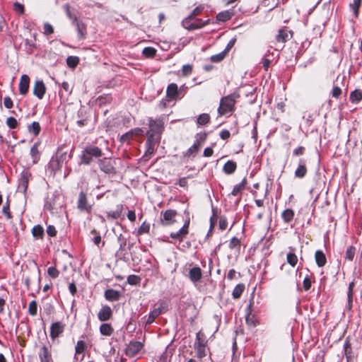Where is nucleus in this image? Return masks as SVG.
I'll use <instances>...</instances> for the list:
<instances>
[{
    "label": "nucleus",
    "instance_id": "nucleus-1",
    "mask_svg": "<svg viewBox=\"0 0 362 362\" xmlns=\"http://www.w3.org/2000/svg\"><path fill=\"white\" fill-rule=\"evenodd\" d=\"M239 94L233 93L221 98L217 112L218 116L230 117L235 110L236 99Z\"/></svg>",
    "mask_w": 362,
    "mask_h": 362
},
{
    "label": "nucleus",
    "instance_id": "nucleus-2",
    "mask_svg": "<svg viewBox=\"0 0 362 362\" xmlns=\"http://www.w3.org/2000/svg\"><path fill=\"white\" fill-rule=\"evenodd\" d=\"M102 155L103 151L99 147L89 144L86 146L82 151L81 162L83 164L89 165L93 158H100Z\"/></svg>",
    "mask_w": 362,
    "mask_h": 362
},
{
    "label": "nucleus",
    "instance_id": "nucleus-3",
    "mask_svg": "<svg viewBox=\"0 0 362 362\" xmlns=\"http://www.w3.org/2000/svg\"><path fill=\"white\" fill-rule=\"evenodd\" d=\"M207 343L208 340L205 334L201 330L199 331L196 334L194 344V348L198 358H202L206 356Z\"/></svg>",
    "mask_w": 362,
    "mask_h": 362
},
{
    "label": "nucleus",
    "instance_id": "nucleus-4",
    "mask_svg": "<svg viewBox=\"0 0 362 362\" xmlns=\"http://www.w3.org/2000/svg\"><path fill=\"white\" fill-rule=\"evenodd\" d=\"M209 20H203L197 17H185L181 22L182 26L187 30H194L204 28L209 24Z\"/></svg>",
    "mask_w": 362,
    "mask_h": 362
},
{
    "label": "nucleus",
    "instance_id": "nucleus-5",
    "mask_svg": "<svg viewBox=\"0 0 362 362\" xmlns=\"http://www.w3.org/2000/svg\"><path fill=\"white\" fill-rule=\"evenodd\" d=\"M146 136V151L143 156V159L145 161H148L154 153L156 145L159 143L160 140L159 136L156 138L155 134H153L151 132H147Z\"/></svg>",
    "mask_w": 362,
    "mask_h": 362
},
{
    "label": "nucleus",
    "instance_id": "nucleus-6",
    "mask_svg": "<svg viewBox=\"0 0 362 362\" xmlns=\"http://www.w3.org/2000/svg\"><path fill=\"white\" fill-rule=\"evenodd\" d=\"M189 224L190 219L189 218H187L185 220L182 227L177 231L171 232L170 233V237L173 240L182 242L184 240V238H185L187 235L189 234Z\"/></svg>",
    "mask_w": 362,
    "mask_h": 362
},
{
    "label": "nucleus",
    "instance_id": "nucleus-7",
    "mask_svg": "<svg viewBox=\"0 0 362 362\" xmlns=\"http://www.w3.org/2000/svg\"><path fill=\"white\" fill-rule=\"evenodd\" d=\"M77 208L80 211L90 213L93 209L92 204L88 202L87 194L85 192L81 191L78 197Z\"/></svg>",
    "mask_w": 362,
    "mask_h": 362
},
{
    "label": "nucleus",
    "instance_id": "nucleus-8",
    "mask_svg": "<svg viewBox=\"0 0 362 362\" xmlns=\"http://www.w3.org/2000/svg\"><path fill=\"white\" fill-rule=\"evenodd\" d=\"M114 163V161L108 158H104L98 160L100 169L106 174H116V169L115 168Z\"/></svg>",
    "mask_w": 362,
    "mask_h": 362
},
{
    "label": "nucleus",
    "instance_id": "nucleus-9",
    "mask_svg": "<svg viewBox=\"0 0 362 362\" xmlns=\"http://www.w3.org/2000/svg\"><path fill=\"white\" fill-rule=\"evenodd\" d=\"M148 126L149 130L153 134H160L164 129V122L162 119H153L152 117L148 118Z\"/></svg>",
    "mask_w": 362,
    "mask_h": 362
},
{
    "label": "nucleus",
    "instance_id": "nucleus-10",
    "mask_svg": "<svg viewBox=\"0 0 362 362\" xmlns=\"http://www.w3.org/2000/svg\"><path fill=\"white\" fill-rule=\"evenodd\" d=\"M161 214L163 218L161 222L164 226H170L176 222L175 217L177 215V211L175 209H167L165 211H162Z\"/></svg>",
    "mask_w": 362,
    "mask_h": 362
},
{
    "label": "nucleus",
    "instance_id": "nucleus-11",
    "mask_svg": "<svg viewBox=\"0 0 362 362\" xmlns=\"http://www.w3.org/2000/svg\"><path fill=\"white\" fill-rule=\"evenodd\" d=\"M293 32L286 27H284L278 30V34L276 35V40L279 43H285L291 38H292Z\"/></svg>",
    "mask_w": 362,
    "mask_h": 362
},
{
    "label": "nucleus",
    "instance_id": "nucleus-12",
    "mask_svg": "<svg viewBox=\"0 0 362 362\" xmlns=\"http://www.w3.org/2000/svg\"><path fill=\"white\" fill-rule=\"evenodd\" d=\"M143 346V344L140 341H130L125 349V354L129 357H133L141 350Z\"/></svg>",
    "mask_w": 362,
    "mask_h": 362
},
{
    "label": "nucleus",
    "instance_id": "nucleus-13",
    "mask_svg": "<svg viewBox=\"0 0 362 362\" xmlns=\"http://www.w3.org/2000/svg\"><path fill=\"white\" fill-rule=\"evenodd\" d=\"M65 329V324L61 322H56L50 326V337L52 341H54L61 334H62Z\"/></svg>",
    "mask_w": 362,
    "mask_h": 362
},
{
    "label": "nucleus",
    "instance_id": "nucleus-14",
    "mask_svg": "<svg viewBox=\"0 0 362 362\" xmlns=\"http://www.w3.org/2000/svg\"><path fill=\"white\" fill-rule=\"evenodd\" d=\"M112 311L109 305H103L98 313V320L101 322H105L112 317Z\"/></svg>",
    "mask_w": 362,
    "mask_h": 362
},
{
    "label": "nucleus",
    "instance_id": "nucleus-15",
    "mask_svg": "<svg viewBox=\"0 0 362 362\" xmlns=\"http://www.w3.org/2000/svg\"><path fill=\"white\" fill-rule=\"evenodd\" d=\"M179 95L178 86L176 83L169 84L166 90V96L169 100H177Z\"/></svg>",
    "mask_w": 362,
    "mask_h": 362
},
{
    "label": "nucleus",
    "instance_id": "nucleus-16",
    "mask_svg": "<svg viewBox=\"0 0 362 362\" xmlns=\"http://www.w3.org/2000/svg\"><path fill=\"white\" fill-rule=\"evenodd\" d=\"M307 173L308 169L305 160L299 159L298 168L295 170V177L302 179L306 175Z\"/></svg>",
    "mask_w": 362,
    "mask_h": 362
},
{
    "label": "nucleus",
    "instance_id": "nucleus-17",
    "mask_svg": "<svg viewBox=\"0 0 362 362\" xmlns=\"http://www.w3.org/2000/svg\"><path fill=\"white\" fill-rule=\"evenodd\" d=\"M202 272L200 267H194L189 271V278L193 283H197L201 280Z\"/></svg>",
    "mask_w": 362,
    "mask_h": 362
},
{
    "label": "nucleus",
    "instance_id": "nucleus-18",
    "mask_svg": "<svg viewBox=\"0 0 362 362\" xmlns=\"http://www.w3.org/2000/svg\"><path fill=\"white\" fill-rule=\"evenodd\" d=\"M45 91V84L42 81H37L33 86V94L39 99H42Z\"/></svg>",
    "mask_w": 362,
    "mask_h": 362
},
{
    "label": "nucleus",
    "instance_id": "nucleus-19",
    "mask_svg": "<svg viewBox=\"0 0 362 362\" xmlns=\"http://www.w3.org/2000/svg\"><path fill=\"white\" fill-rule=\"evenodd\" d=\"M251 304L247 308V312L245 317L246 324L250 327H255L258 325V321L254 314L252 313Z\"/></svg>",
    "mask_w": 362,
    "mask_h": 362
},
{
    "label": "nucleus",
    "instance_id": "nucleus-20",
    "mask_svg": "<svg viewBox=\"0 0 362 362\" xmlns=\"http://www.w3.org/2000/svg\"><path fill=\"white\" fill-rule=\"evenodd\" d=\"M234 15H235L234 10L229 9V10H226V11L218 13L216 15V18L218 21L226 22V21L230 20Z\"/></svg>",
    "mask_w": 362,
    "mask_h": 362
},
{
    "label": "nucleus",
    "instance_id": "nucleus-21",
    "mask_svg": "<svg viewBox=\"0 0 362 362\" xmlns=\"http://www.w3.org/2000/svg\"><path fill=\"white\" fill-rule=\"evenodd\" d=\"M247 185V178L244 177L239 184H238L233 187V189L231 192V195L234 196V197H236L238 195L241 196L243 192L246 188Z\"/></svg>",
    "mask_w": 362,
    "mask_h": 362
},
{
    "label": "nucleus",
    "instance_id": "nucleus-22",
    "mask_svg": "<svg viewBox=\"0 0 362 362\" xmlns=\"http://www.w3.org/2000/svg\"><path fill=\"white\" fill-rule=\"evenodd\" d=\"M30 78L27 75H23L19 83V91L21 95H25L29 88Z\"/></svg>",
    "mask_w": 362,
    "mask_h": 362
},
{
    "label": "nucleus",
    "instance_id": "nucleus-23",
    "mask_svg": "<svg viewBox=\"0 0 362 362\" xmlns=\"http://www.w3.org/2000/svg\"><path fill=\"white\" fill-rule=\"evenodd\" d=\"M77 29L78 36L80 40L86 38L87 35L86 25L81 21H77L74 23Z\"/></svg>",
    "mask_w": 362,
    "mask_h": 362
},
{
    "label": "nucleus",
    "instance_id": "nucleus-24",
    "mask_svg": "<svg viewBox=\"0 0 362 362\" xmlns=\"http://www.w3.org/2000/svg\"><path fill=\"white\" fill-rule=\"evenodd\" d=\"M105 298L109 301H116L120 298V292L112 288L107 289L105 291Z\"/></svg>",
    "mask_w": 362,
    "mask_h": 362
},
{
    "label": "nucleus",
    "instance_id": "nucleus-25",
    "mask_svg": "<svg viewBox=\"0 0 362 362\" xmlns=\"http://www.w3.org/2000/svg\"><path fill=\"white\" fill-rule=\"evenodd\" d=\"M315 260L319 267H322L327 264V258L322 250H317L315 253Z\"/></svg>",
    "mask_w": 362,
    "mask_h": 362
},
{
    "label": "nucleus",
    "instance_id": "nucleus-26",
    "mask_svg": "<svg viewBox=\"0 0 362 362\" xmlns=\"http://www.w3.org/2000/svg\"><path fill=\"white\" fill-rule=\"evenodd\" d=\"M58 153L59 151L57 152L56 157H52L49 163L48 168L51 170V172L53 173V174H54L55 171L59 170L62 166V163L60 160L58 159Z\"/></svg>",
    "mask_w": 362,
    "mask_h": 362
},
{
    "label": "nucleus",
    "instance_id": "nucleus-27",
    "mask_svg": "<svg viewBox=\"0 0 362 362\" xmlns=\"http://www.w3.org/2000/svg\"><path fill=\"white\" fill-rule=\"evenodd\" d=\"M344 354L346 358L347 362L351 361L353 359V351L351 349V344L350 343V341L346 339L344 344Z\"/></svg>",
    "mask_w": 362,
    "mask_h": 362
},
{
    "label": "nucleus",
    "instance_id": "nucleus-28",
    "mask_svg": "<svg viewBox=\"0 0 362 362\" xmlns=\"http://www.w3.org/2000/svg\"><path fill=\"white\" fill-rule=\"evenodd\" d=\"M236 163L233 160H228L224 164L223 171L227 175H230L236 170Z\"/></svg>",
    "mask_w": 362,
    "mask_h": 362
},
{
    "label": "nucleus",
    "instance_id": "nucleus-29",
    "mask_svg": "<svg viewBox=\"0 0 362 362\" xmlns=\"http://www.w3.org/2000/svg\"><path fill=\"white\" fill-rule=\"evenodd\" d=\"M295 216L294 211L291 209H286L281 213V218L284 223H289Z\"/></svg>",
    "mask_w": 362,
    "mask_h": 362
},
{
    "label": "nucleus",
    "instance_id": "nucleus-30",
    "mask_svg": "<svg viewBox=\"0 0 362 362\" xmlns=\"http://www.w3.org/2000/svg\"><path fill=\"white\" fill-rule=\"evenodd\" d=\"M100 332L103 336H111L114 332V328L109 323H103L100 327Z\"/></svg>",
    "mask_w": 362,
    "mask_h": 362
},
{
    "label": "nucleus",
    "instance_id": "nucleus-31",
    "mask_svg": "<svg viewBox=\"0 0 362 362\" xmlns=\"http://www.w3.org/2000/svg\"><path fill=\"white\" fill-rule=\"evenodd\" d=\"M123 206L122 204L117 205L115 211H111L107 213V218L117 219L119 218L122 214Z\"/></svg>",
    "mask_w": 362,
    "mask_h": 362
},
{
    "label": "nucleus",
    "instance_id": "nucleus-32",
    "mask_svg": "<svg viewBox=\"0 0 362 362\" xmlns=\"http://www.w3.org/2000/svg\"><path fill=\"white\" fill-rule=\"evenodd\" d=\"M349 99L352 103L358 104L362 100V90H354L350 93Z\"/></svg>",
    "mask_w": 362,
    "mask_h": 362
},
{
    "label": "nucleus",
    "instance_id": "nucleus-33",
    "mask_svg": "<svg viewBox=\"0 0 362 362\" xmlns=\"http://www.w3.org/2000/svg\"><path fill=\"white\" fill-rule=\"evenodd\" d=\"M245 288V286L244 284H237L235 286V288H233V292H232L233 298L234 299L239 298L241 296V295L243 294V293L244 292Z\"/></svg>",
    "mask_w": 362,
    "mask_h": 362
},
{
    "label": "nucleus",
    "instance_id": "nucleus-34",
    "mask_svg": "<svg viewBox=\"0 0 362 362\" xmlns=\"http://www.w3.org/2000/svg\"><path fill=\"white\" fill-rule=\"evenodd\" d=\"M207 134L206 132H200L196 135V140L193 144L200 148L205 142Z\"/></svg>",
    "mask_w": 362,
    "mask_h": 362
},
{
    "label": "nucleus",
    "instance_id": "nucleus-35",
    "mask_svg": "<svg viewBox=\"0 0 362 362\" xmlns=\"http://www.w3.org/2000/svg\"><path fill=\"white\" fill-rule=\"evenodd\" d=\"M32 234L35 238H43L44 229L42 226H35L32 229Z\"/></svg>",
    "mask_w": 362,
    "mask_h": 362
},
{
    "label": "nucleus",
    "instance_id": "nucleus-36",
    "mask_svg": "<svg viewBox=\"0 0 362 362\" xmlns=\"http://www.w3.org/2000/svg\"><path fill=\"white\" fill-rule=\"evenodd\" d=\"M211 117L207 113H202L199 115L197 118V123L199 125H206L209 123Z\"/></svg>",
    "mask_w": 362,
    "mask_h": 362
},
{
    "label": "nucleus",
    "instance_id": "nucleus-37",
    "mask_svg": "<svg viewBox=\"0 0 362 362\" xmlns=\"http://www.w3.org/2000/svg\"><path fill=\"white\" fill-rule=\"evenodd\" d=\"M160 315V311L156 310L154 308L150 312L145 322L146 325L152 324L156 317Z\"/></svg>",
    "mask_w": 362,
    "mask_h": 362
},
{
    "label": "nucleus",
    "instance_id": "nucleus-38",
    "mask_svg": "<svg viewBox=\"0 0 362 362\" xmlns=\"http://www.w3.org/2000/svg\"><path fill=\"white\" fill-rule=\"evenodd\" d=\"M286 261L292 267H295L298 263V257L293 252H290L286 255Z\"/></svg>",
    "mask_w": 362,
    "mask_h": 362
},
{
    "label": "nucleus",
    "instance_id": "nucleus-39",
    "mask_svg": "<svg viewBox=\"0 0 362 362\" xmlns=\"http://www.w3.org/2000/svg\"><path fill=\"white\" fill-rule=\"evenodd\" d=\"M204 8H205L204 5L199 4L197 6H196L187 17H189V18L197 17L203 13Z\"/></svg>",
    "mask_w": 362,
    "mask_h": 362
},
{
    "label": "nucleus",
    "instance_id": "nucleus-40",
    "mask_svg": "<svg viewBox=\"0 0 362 362\" xmlns=\"http://www.w3.org/2000/svg\"><path fill=\"white\" fill-rule=\"evenodd\" d=\"M199 147L193 144L184 153V156L187 158L194 157L199 151Z\"/></svg>",
    "mask_w": 362,
    "mask_h": 362
},
{
    "label": "nucleus",
    "instance_id": "nucleus-41",
    "mask_svg": "<svg viewBox=\"0 0 362 362\" xmlns=\"http://www.w3.org/2000/svg\"><path fill=\"white\" fill-rule=\"evenodd\" d=\"M356 253V248L354 246H349L347 247L345 253V259L349 262H352Z\"/></svg>",
    "mask_w": 362,
    "mask_h": 362
},
{
    "label": "nucleus",
    "instance_id": "nucleus-42",
    "mask_svg": "<svg viewBox=\"0 0 362 362\" xmlns=\"http://www.w3.org/2000/svg\"><path fill=\"white\" fill-rule=\"evenodd\" d=\"M79 63V58L76 56H69L66 59V64L69 67L74 69Z\"/></svg>",
    "mask_w": 362,
    "mask_h": 362
},
{
    "label": "nucleus",
    "instance_id": "nucleus-43",
    "mask_svg": "<svg viewBox=\"0 0 362 362\" xmlns=\"http://www.w3.org/2000/svg\"><path fill=\"white\" fill-rule=\"evenodd\" d=\"M142 54L147 58H153L156 54V50L152 47H146L144 48Z\"/></svg>",
    "mask_w": 362,
    "mask_h": 362
},
{
    "label": "nucleus",
    "instance_id": "nucleus-44",
    "mask_svg": "<svg viewBox=\"0 0 362 362\" xmlns=\"http://www.w3.org/2000/svg\"><path fill=\"white\" fill-rule=\"evenodd\" d=\"M41 127L38 122H33L29 127L28 131L35 136H37L40 132Z\"/></svg>",
    "mask_w": 362,
    "mask_h": 362
},
{
    "label": "nucleus",
    "instance_id": "nucleus-45",
    "mask_svg": "<svg viewBox=\"0 0 362 362\" xmlns=\"http://www.w3.org/2000/svg\"><path fill=\"white\" fill-rule=\"evenodd\" d=\"M241 245V242L240 239H238L236 237H233L230 239L229 243V248L231 250L237 249L238 250H240Z\"/></svg>",
    "mask_w": 362,
    "mask_h": 362
},
{
    "label": "nucleus",
    "instance_id": "nucleus-46",
    "mask_svg": "<svg viewBox=\"0 0 362 362\" xmlns=\"http://www.w3.org/2000/svg\"><path fill=\"white\" fill-rule=\"evenodd\" d=\"M226 55H227V54L226 53V52L223 51L218 54L212 55L210 57V60L212 62L218 63V62H221L222 60H223L224 58L226 57Z\"/></svg>",
    "mask_w": 362,
    "mask_h": 362
},
{
    "label": "nucleus",
    "instance_id": "nucleus-47",
    "mask_svg": "<svg viewBox=\"0 0 362 362\" xmlns=\"http://www.w3.org/2000/svg\"><path fill=\"white\" fill-rule=\"evenodd\" d=\"M361 4L362 0H354V3L350 5L356 17H358V16L359 8L361 6Z\"/></svg>",
    "mask_w": 362,
    "mask_h": 362
},
{
    "label": "nucleus",
    "instance_id": "nucleus-48",
    "mask_svg": "<svg viewBox=\"0 0 362 362\" xmlns=\"http://www.w3.org/2000/svg\"><path fill=\"white\" fill-rule=\"evenodd\" d=\"M86 345L85 341L82 340H79L77 341L76 345L75 346V352L76 354H79L83 353L86 349Z\"/></svg>",
    "mask_w": 362,
    "mask_h": 362
},
{
    "label": "nucleus",
    "instance_id": "nucleus-49",
    "mask_svg": "<svg viewBox=\"0 0 362 362\" xmlns=\"http://www.w3.org/2000/svg\"><path fill=\"white\" fill-rule=\"evenodd\" d=\"M90 233L94 235V237L92 239L93 243L95 245L99 246V245L100 244V243L102 241V238H101V235H100V233L98 230H96L95 229H93L90 231Z\"/></svg>",
    "mask_w": 362,
    "mask_h": 362
},
{
    "label": "nucleus",
    "instance_id": "nucleus-50",
    "mask_svg": "<svg viewBox=\"0 0 362 362\" xmlns=\"http://www.w3.org/2000/svg\"><path fill=\"white\" fill-rule=\"evenodd\" d=\"M156 305H158L157 308H154L156 310L160 311V314L165 313L168 310V305L164 300H160Z\"/></svg>",
    "mask_w": 362,
    "mask_h": 362
},
{
    "label": "nucleus",
    "instance_id": "nucleus-51",
    "mask_svg": "<svg viewBox=\"0 0 362 362\" xmlns=\"http://www.w3.org/2000/svg\"><path fill=\"white\" fill-rule=\"evenodd\" d=\"M150 230V224L146 221H144L138 230V235L148 233Z\"/></svg>",
    "mask_w": 362,
    "mask_h": 362
},
{
    "label": "nucleus",
    "instance_id": "nucleus-52",
    "mask_svg": "<svg viewBox=\"0 0 362 362\" xmlns=\"http://www.w3.org/2000/svg\"><path fill=\"white\" fill-rule=\"evenodd\" d=\"M193 71V65L192 64H185L182 66V75L185 77L189 76Z\"/></svg>",
    "mask_w": 362,
    "mask_h": 362
},
{
    "label": "nucleus",
    "instance_id": "nucleus-53",
    "mask_svg": "<svg viewBox=\"0 0 362 362\" xmlns=\"http://www.w3.org/2000/svg\"><path fill=\"white\" fill-rule=\"evenodd\" d=\"M312 286L311 276L306 275L303 281V287L304 291H308Z\"/></svg>",
    "mask_w": 362,
    "mask_h": 362
},
{
    "label": "nucleus",
    "instance_id": "nucleus-54",
    "mask_svg": "<svg viewBox=\"0 0 362 362\" xmlns=\"http://www.w3.org/2000/svg\"><path fill=\"white\" fill-rule=\"evenodd\" d=\"M112 100V98L110 95H100L98 100L100 105H105L107 103H110Z\"/></svg>",
    "mask_w": 362,
    "mask_h": 362
},
{
    "label": "nucleus",
    "instance_id": "nucleus-55",
    "mask_svg": "<svg viewBox=\"0 0 362 362\" xmlns=\"http://www.w3.org/2000/svg\"><path fill=\"white\" fill-rule=\"evenodd\" d=\"M140 277L136 275H129L127 277V283L130 285H137L140 282Z\"/></svg>",
    "mask_w": 362,
    "mask_h": 362
},
{
    "label": "nucleus",
    "instance_id": "nucleus-56",
    "mask_svg": "<svg viewBox=\"0 0 362 362\" xmlns=\"http://www.w3.org/2000/svg\"><path fill=\"white\" fill-rule=\"evenodd\" d=\"M66 13L69 18L72 21L73 23L78 21L76 16L71 13L70 6L69 5L65 6Z\"/></svg>",
    "mask_w": 362,
    "mask_h": 362
},
{
    "label": "nucleus",
    "instance_id": "nucleus-57",
    "mask_svg": "<svg viewBox=\"0 0 362 362\" xmlns=\"http://www.w3.org/2000/svg\"><path fill=\"white\" fill-rule=\"evenodd\" d=\"M29 313L32 315H35L37 314V303L35 300H33L30 303L28 306Z\"/></svg>",
    "mask_w": 362,
    "mask_h": 362
},
{
    "label": "nucleus",
    "instance_id": "nucleus-58",
    "mask_svg": "<svg viewBox=\"0 0 362 362\" xmlns=\"http://www.w3.org/2000/svg\"><path fill=\"white\" fill-rule=\"evenodd\" d=\"M305 153V148L303 146H299L297 148H294L293 151V156H303Z\"/></svg>",
    "mask_w": 362,
    "mask_h": 362
},
{
    "label": "nucleus",
    "instance_id": "nucleus-59",
    "mask_svg": "<svg viewBox=\"0 0 362 362\" xmlns=\"http://www.w3.org/2000/svg\"><path fill=\"white\" fill-rule=\"evenodd\" d=\"M47 272L49 276L54 279L58 277L59 274V272L54 267H49Z\"/></svg>",
    "mask_w": 362,
    "mask_h": 362
},
{
    "label": "nucleus",
    "instance_id": "nucleus-60",
    "mask_svg": "<svg viewBox=\"0 0 362 362\" xmlns=\"http://www.w3.org/2000/svg\"><path fill=\"white\" fill-rule=\"evenodd\" d=\"M228 226L227 218L225 216H221L218 221V227L221 230L226 229Z\"/></svg>",
    "mask_w": 362,
    "mask_h": 362
},
{
    "label": "nucleus",
    "instance_id": "nucleus-61",
    "mask_svg": "<svg viewBox=\"0 0 362 362\" xmlns=\"http://www.w3.org/2000/svg\"><path fill=\"white\" fill-rule=\"evenodd\" d=\"M6 124L11 128V129H14L17 127L18 125V122L17 120L13 117H9L7 118L6 119Z\"/></svg>",
    "mask_w": 362,
    "mask_h": 362
},
{
    "label": "nucleus",
    "instance_id": "nucleus-62",
    "mask_svg": "<svg viewBox=\"0 0 362 362\" xmlns=\"http://www.w3.org/2000/svg\"><path fill=\"white\" fill-rule=\"evenodd\" d=\"M57 234V230L55 227L52 225H49L47 226V235L50 237H55Z\"/></svg>",
    "mask_w": 362,
    "mask_h": 362
},
{
    "label": "nucleus",
    "instance_id": "nucleus-63",
    "mask_svg": "<svg viewBox=\"0 0 362 362\" xmlns=\"http://www.w3.org/2000/svg\"><path fill=\"white\" fill-rule=\"evenodd\" d=\"M237 274L238 276H240V273H238L234 269H231L228 272L227 279L230 281L237 279Z\"/></svg>",
    "mask_w": 362,
    "mask_h": 362
},
{
    "label": "nucleus",
    "instance_id": "nucleus-64",
    "mask_svg": "<svg viewBox=\"0 0 362 362\" xmlns=\"http://www.w3.org/2000/svg\"><path fill=\"white\" fill-rule=\"evenodd\" d=\"M133 137L134 136L132 135V132H131V130H129V132H127V133L124 134L121 136L120 141H122V142L129 141L131 139H132Z\"/></svg>",
    "mask_w": 362,
    "mask_h": 362
}]
</instances>
